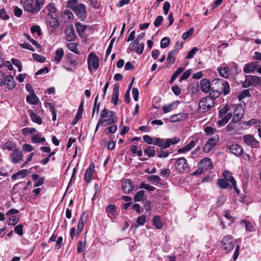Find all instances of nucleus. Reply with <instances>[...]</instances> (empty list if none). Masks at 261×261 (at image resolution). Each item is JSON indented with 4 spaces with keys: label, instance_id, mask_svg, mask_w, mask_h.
I'll return each instance as SVG.
<instances>
[{
    "label": "nucleus",
    "instance_id": "obj_1",
    "mask_svg": "<svg viewBox=\"0 0 261 261\" xmlns=\"http://www.w3.org/2000/svg\"><path fill=\"white\" fill-rule=\"evenodd\" d=\"M25 12L31 14L38 13L44 5V0H20Z\"/></svg>",
    "mask_w": 261,
    "mask_h": 261
},
{
    "label": "nucleus",
    "instance_id": "obj_2",
    "mask_svg": "<svg viewBox=\"0 0 261 261\" xmlns=\"http://www.w3.org/2000/svg\"><path fill=\"white\" fill-rule=\"evenodd\" d=\"M215 105L214 99L210 96L202 98L199 102L198 109L200 113L208 111Z\"/></svg>",
    "mask_w": 261,
    "mask_h": 261
},
{
    "label": "nucleus",
    "instance_id": "obj_3",
    "mask_svg": "<svg viewBox=\"0 0 261 261\" xmlns=\"http://www.w3.org/2000/svg\"><path fill=\"white\" fill-rule=\"evenodd\" d=\"M229 111V107L226 105L219 110V116L221 120L218 121L219 126L221 127L225 125L232 117V113H228Z\"/></svg>",
    "mask_w": 261,
    "mask_h": 261
},
{
    "label": "nucleus",
    "instance_id": "obj_4",
    "mask_svg": "<svg viewBox=\"0 0 261 261\" xmlns=\"http://www.w3.org/2000/svg\"><path fill=\"white\" fill-rule=\"evenodd\" d=\"M6 85L9 89H13L15 86V82L13 76L11 75H6L3 71H0V86Z\"/></svg>",
    "mask_w": 261,
    "mask_h": 261
},
{
    "label": "nucleus",
    "instance_id": "obj_5",
    "mask_svg": "<svg viewBox=\"0 0 261 261\" xmlns=\"http://www.w3.org/2000/svg\"><path fill=\"white\" fill-rule=\"evenodd\" d=\"M223 250L226 253L231 251L236 246V241L230 235L224 237L221 241Z\"/></svg>",
    "mask_w": 261,
    "mask_h": 261
},
{
    "label": "nucleus",
    "instance_id": "obj_6",
    "mask_svg": "<svg viewBox=\"0 0 261 261\" xmlns=\"http://www.w3.org/2000/svg\"><path fill=\"white\" fill-rule=\"evenodd\" d=\"M180 141V138L178 137L167 139L165 140L160 138H156L155 145L159 146L161 148L166 149L171 145H174L179 143Z\"/></svg>",
    "mask_w": 261,
    "mask_h": 261
},
{
    "label": "nucleus",
    "instance_id": "obj_7",
    "mask_svg": "<svg viewBox=\"0 0 261 261\" xmlns=\"http://www.w3.org/2000/svg\"><path fill=\"white\" fill-rule=\"evenodd\" d=\"M259 85H261V77L256 75H246L245 81L242 83V86L244 88Z\"/></svg>",
    "mask_w": 261,
    "mask_h": 261
},
{
    "label": "nucleus",
    "instance_id": "obj_8",
    "mask_svg": "<svg viewBox=\"0 0 261 261\" xmlns=\"http://www.w3.org/2000/svg\"><path fill=\"white\" fill-rule=\"evenodd\" d=\"M174 166L176 170L179 173H184L189 168V165L187 163L185 158H180L175 160Z\"/></svg>",
    "mask_w": 261,
    "mask_h": 261
},
{
    "label": "nucleus",
    "instance_id": "obj_9",
    "mask_svg": "<svg viewBox=\"0 0 261 261\" xmlns=\"http://www.w3.org/2000/svg\"><path fill=\"white\" fill-rule=\"evenodd\" d=\"M88 69L91 71L92 69L96 70L99 67V59L97 56L94 53H91L87 59Z\"/></svg>",
    "mask_w": 261,
    "mask_h": 261
},
{
    "label": "nucleus",
    "instance_id": "obj_10",
    "mask_svg": "<svg viewBox=\"0 0 261 261\" xmlns=\"http://www.w3.org/2000/svg\"><path fill=\"white\" fill-rule=\"evenodd\" d=\"M77 16L82 21L85 20L87 17L85 6L83 4H79L72 9Z\"/></svg>",
    "mask_w": 261,
    "mask_h": 261
},
{
    "label": "nucleus",
    "instance_id": "obj_11",
    "mask_svg": "<svg viewBox=\"0 0 261 261\" xmlns=\"http://www.w3.org/2000/svg\"><path fill=\"white\" fill-rule=\"evenodd\" d=\"M199 167H201L205 171H210L213 168V165L210 158H205L202 159L198 164Z\"/></svg>",
    "mask_w": 261,
    "mask_h": 261
},
{
    "label": "nucleus",
    "instance_id": "obj_12",
    "mask_svg": "<svg viewBox=\"0 0 261 261\" xmlns=\"http://www.w3.org/2000/svg\"><path fill=\"white\" fill-rule=\"evenodd\" d=\"M219 140L218 136H214L208 139L203 147V151L205 153H208L214 147Z\"/></svg>",
    "mask_w": 261,
    "mask_h": 261
},
{
    "label": "nucleus",
    "instance_id": "obj_13",
    "mask_svg": "<svg viewBox=\"0 0 261 261\" xmlns=\"http://www.w3.org/2000/svg\"><path fill=\"white\" fill-rule=\"evenodd\" d=\"M23 154L21 151L18 149H14L10 154V160L13 164H16L22 160Z\"/></svg>",
    "mask_w": 261,
    "mask_h": 261
},
{
    "label": "nucleus",
    "instance_id": "obj_14",
    "mask_svg": "<svg viewBox=\"0 0 261 261\" xmlns=\"http://www.w3.org/2000/svg\"><path fill=\"white\" fill-rule=\"evenodd\" d=\"M215 85L220 88L222 90V93L224 95L228 94L230 91V87L227 81H222L218 80L215 81Z\"/></svg>",
    "mask_w": 261,
    "mask_h": 261
},
{
    "label": "nucleus",
    "instance_id": "obj_15",
    "mask_svg": "<svg viewBox=\"0 0 261 261\" xmlns=\"http://www.w3.org/2000/svg\"><path fill=\"white\" fill-rule=\"evenodd\" d=\"M244 114V110L241 106H238L234 110V116L232 122L234 123L239 122Z\"/></svg>",
    "mask_w": 261,
    "mask_h": 261
},
{
    "label": "nucleus",
    "instance_id": "obj_16",
    "mask_svg": "<svg viewBox=\"0 0 261 261\" xmlns=\"http://www.w3.org/2000/svg\"><path fill=\"white\" fill-rule=\"evenodd\" d=\"M119 86L118 84H115L113 90L111 101L115 106H117L121 102L119 98Z\"/></svg>",
    "mask_w": 261,
    "mask_h": 261
},
{
    "label": "nucleus",
    "instance_id": "obj_17",
    "mask_svg": "<svg viewBox=\"0 0 261 261\" xmlns=\"http://www.w3.org/2000/svg\"><path fill=\"white\" fill-rule=\"evenodd\" d=\"M223 176L224 177V179H226L229 181L231 184L232 187L236 192L237 194L239 193V190L237 188V183L234 178V177L232 176L231 173L230 171H225L223 173Z\"/></svg>",
    "mask_w": 261,
    "mask_h": 261
},
{
    "label": "nucleus",
    "instance_id": "obj_18",
    "mask_svg": "<svg viewBox=\"0 0 261 261\" xmlns=\"http://www.w3.org/2000/svg\"><path fill=\"white\" fill-rule=\"evenodd\" d=\"M66 40L68 42L72 41L75 39L74 29L72 25H68L65 30Z\"/></svg>",
    "mask_w": 261,
    "mask_h": 261
},
{
    "label": "nucleus",
    "instance_id": "obj_19",
    "mask_svg": "<svg viewBox=\"0 0 261 261\" xmlns=\"http://www.w3.org/2000/svg\"><path fill=\"white\" fill-rule=\"evenodd\" d=\"M243 140L246 144L252 147H257L259 146V142L250 135H245L243 137Z\"/></svg>",
    "mask_w": 261,
    "mask_h": 261
},
{
    "label": "nucleus",
    "instance_id": "obj_20",
    "mask_svg": "<svg viewBox=\"0 0 261 261\" xmlns=\"http://www.w3.org/2000/svg\"><path fill=\"white\" fill-rule=\"evenodd\" d=\"M88 214L87 212H84L81 216L77 227V233L80 234L82 231L84 226L87 220Z\"/></svg>",
    "mask_w": 261,
    "mask_h": 261
},
{
    "label": "nucleus",
    "instance_id": "obj_21",
    "mask_svg": "<svg viewBox=\"0 0 261 261\" xmlns=\"http://www.w3.org/2000/svg\"><path fill=\"white\" fill-rule=\"evenodd\" d=\"M94 169L95 164L94 163H92L85 174L84 179L86 182L89 183L91 181Z\"/></svg>",
    "mask_w": 261,
    "mask_h": 261
},
{
    "label": "nucleus",
    "instance_id": "obj_22",
    "mask_svg": "<svg viewBox=\"0 0 261 261\" xmlns=\"http://www.w3.org/2000/svg\"><path fill=\"white\" fill-rule=\"evenodd\" d=\"M213 83L210 84V81L206 79H202L200 81V87L202 92L208 93L211 89Z\"/></svg>",
    "mask_w": 261,
    "mask_h": 261
},
{
    "label": "nucleus",
    "instance_id": "obj_23",
    "mask_svg": "<svg viewBox=\"0 0 261 261\" xmlns=\"http://www.w3.org/2000/svg\"><path fill=\"white\" fill-rule=\"evenodd\" d=\"M122 189L125 194H128L133 190L131 180L129 179H125L122 184Z\"/></svg>",
    "mask_w": 261,
    "mask_h": 261
},
{
    "label": "nucleus",
    "instance_id": "obj_24",
    "mask_svg": "<svg viewBox=\"0 0 261 261\" xmlns=\"http://www.w3.org/2000/svg\"><path fill=\"white\" fill-rule=\"evenodd\" d=\"M230 152L236 156L241 155L243 153V148L240 145L234 144L229 147Z\"/></svg>",
    "mask_w": 261,
    "mask_h": 261
},
{
    "label": "nucleus",
    "instance_id": "obj_25",
    "mask_svg": "<svg viewBox=\"0 0 261 261\" xmlns=\"http://www.w3.org/2000/svg\"><path fill=\"white\" fill-rule=\"evenodd\" d=\"M258 65L256 62H251L245 65L243 71L245 73H248L251 72H254L256 69Z\"/></svg>",
    "mask_w": 261,
    "mask_h": 261
},
{
    "label": "nucleus",
    "instance_id": "obj_26",
    "mask_svg": "<svg viewBox=\"0 0 261 261\" xmlns=\"http://www.w3.org/2000/svg\"><path fill=\"white\" fill-rule=\"evenodd\" d=\"M208 92H210L209 96L214 99V98H217L219 96L220 94L222 93V90H221L220 88H218L215 85V83L214 85L212 87Z\"/></svg>",
    "mask_w": 261,
    "mask_h": 261
},
{
    "label": "nucleus",
    "instance_id": "obj_27",
    "mask_svg": "<svg viewBox=\"0 0 261 261\" xmlns=\"http://www.w3.org/2000/svg\"><path fill=\"white\" fill-rule=\"evenodd\" d=\"M197 141L192 140L190 142L183 147L182 148H179L177 150L178 153H184L186 152L190 151L195 145V143Z\"/></svg>",
    "mask_w": 261,
    "mask_h": 261
},
{
    "label": "nucleus",
    "instance_id": "obj_28",
    "mask_svg": "<svg viewBox=\"0 0 261 261\" xmlns=\"http://www.w3.org/2000/svg\"><path fill=\"white\" fill-rule=\"evenodd\" d=\"M179 102V101L177 100V101H174L171 103L164 106L163 107V111L165 113H169V112H171V111L173 110L177 107Z\"/></svg>",
    "mask_w": 261,
    "mask_h": 261
},
{
    "label": "nucleus",
    "instance_id": "obj_29",
    "mask_svg": "<svg viewBox=\"0 0 261 261\" xmlns=\"http://www.w3.org/2000/svg\"><path fill=\"white\" fill-rule=\"evenodd\" d=\"M106 211L109 217H114L116 214L117 208L114 204H110L106 207Z\"/></svg>",
    "mask_w": 261,
    "mask_h": 261
},
{
    "label": "nucleus",
    "instance_id": "obj_30",
    "mask_svg": "<svg viewBox=\"0 0 261 261\" xmlns=\"http://www.w3.org/2000/svg\"><path fill=\"white\" fill-rule=\"evenodd\" d=\"M188 117V114L186 113H179L177 114L173 115L170 118V120L171 122H175L178 121H181L186 119Z\"/></svg>",
    "mask_w": 261,
    "mask_h": 261
},
{
    "label": "nucleus",
    "instance_id": "obj_31",
    "mask_svg": "<svg viewBox=\"0 0 261 261\" xmlns=\"http://www.w3.org/2000/svg\"><path fill=\"white\" fill-rule=\"evenodd\" d=\"M116 122V120L114 118L109 117L108 119H103L100 118L98 120V125L107 126L113 124Z\"/></svg>",
    "mask_w": 261,
    "mask_h": 261
},
{
    "label": "nucleus",
    "instance_id": "obj_32",
    "mask_svg": "<svg viewBox=\"0 0 261 261\" xmlns=\"http://www.w3.org/2000/svg\"><path fill=\"white\" fill-rule=\"evenodd\" d=\"M9 168L2 159H0V175L7 176L8 174Z\"/></svg>",
    "mask_w": 261,
    "mask_h": 261
},
{
    "label": "nucleus",
    "instance_id": "obj_33",
    "mask_svg": "<svg viewBox=\"0 0 261 261\" xmlns=\"http://www.w3.org/2000/svg\"><path fill=\"white\" fill-rule=\"evenodd\" d=\"M64 55V52L62 48H58L56 50V55L54 57V61L56 64H59Z\"/></svg>",
    "mask_w": 261,
    "mask_h": 261
},
{
    "label": "nucleus",
    "instance_id": "obj_34",
    "mask_svg": "<svg viewBox=\"0 0 261 261\" xmlns=\"http://www.w3.org/2000/svg\"><path fill=\"white\" fill-rule=\"evenodd\" d=\"M26 100L28 103L34 105H36L39 101L38 98L35 95L34 91L30 95L27 96Z\"/></svg>",
    "mask_w": 261,
    "mask_h": 261
},
{
    "label": "nucleus",
    "instance_id": "obj_35",
    "mask_svg": "<svg viewBox=\"0 0 261 261\" xmlns=\"http://www.w3.org/2000/svg\"><path fill=\"white\" fill-rule=\"evenodd\" d=\"M66 46L67 48L70 51L74 53L77 55H79L80 54V51L78 50L77 46V44L75 42H70L67 43Z\"/></svg>",
    "mask_w": 261,
    "mask_h": 261
},
{
    "label": "nucleus",
    "instance_id": "obj_36",
    "mask_svg": "<svg viewBox=\"0 0 261 261\" xmlns=\"http://www.w3.org/2000/svg\"><path fill=\"white\" fill-rule=\"evenodd\" d=\"M153 225L157 229H161L163 227V223L161 221L160 217L159 216H154L152 218Z\"/></svg>",
    "mask_w": 261,
    "mask_h": 261
},
{
    "label": "nucleus",
    "instance_id": "obj_37",
    "mask_svg": "<svg viewBox=\"0 0 261 261\" xmlns=\"http://www.w3.org/2000/svg\"><path fill=\"white\" fill-rule=\"evenodd\" d=\"M220 75L224 77L227 78L229 76V68L228 66L220 67L218 69Z\"/></svg>",
    "mask_w": 261,
    "mask_h": 261
},
{
    "label": "nucleus",
    "instance_id": "obj_38",
    "mask_svg": "<svg viewBox=\"0 0 261 261\" xmlns=\"http://www.w3.org/2000/svg\"><path fill=\"white\" fill-rule=\"evenodd\" d=\"M144 151L145 154L147 155L148 158L153 157L155 152V147L149 146Z\"/></svg>",
    "mask_w": 261,
    "mask_h": 261
},
{
    "label": "nucleus",
    "instance_id": "obj_39",
    "mask_svg": "<svg viewBox=\"0 0 261 261\" xmlns=\"http://www.w3.org/2000/svg\"><path fill=\"white\" fill-rule=\"evenodd\" d=\"M15 146L14 143L11 141H8L3 146V150H7L8 151H13L14 148Z\"/></svg>",
    "mask_w": 261,
    "mask_h": 261
},
{
    "label": "nucleus",
    "instance_id": "obj_40",
    "mask_svg": "<svg viewBox=\"0 0 261 261\" xmlns=\"http://www.w3.org/2000/svg\"><path fill=\"white\" fill-rule=\"evenodd\" d=\"M45 141L44 137H41V135H34L32 137V142L33 143H40Z\"/></svg>",
    "mask_w": 261,
    "mask_h": 261
},
{
    "label": "nucleus",
    "instance_id": "obj_41",
    "mask_svg": "<svg viewBox=\"0 0 261 261\" xmlns=\"http://www.w3.org/2000/svg\"><path fill=\"white\" fill-rule=\"evenodd\" d=\"M147 179L154 185H156L160 183L161 180L160 177L159 176L155 175L149 176L147 177Z\"/></svg>",
    "mask_w": 261,
    "mask_h": 261
},
{
    "label": "nucleus",
    "instance_id": "obj_42",
    "mask_svg": "<svg viewBox=\"0 0 261 261\" xmlns=\"http://www.w3.org/2000/svg\"><path fill=\"white\" fill-rule=\"evenodd\" d=\"M229 181L224 178H220L217 181L219 186L222 189H225L229 186Z\"/></svg>",
    "mask_w": 261,
    "mask_h": 261
},
{
    "label": "nucleus",
    "instance_id": "obj_43",
    "mask_svg": "<svg viewBox=\"0 0 261 261\" xmlns=\"http://www.w3.org/2000/svg\"><path fill=\"white\" fill-rule=\"evenodd\" d=\"M145 194V191L143 190H141L138 191L134 197V200L135 201H140L142 200L144 198Z\"/></svg>",
    "mask_w": 261,
    "mask_h": 261
},
{
    "label": "nucleus",
    "instance_id": "obj_44",
    "mask_svg": "<svg viewBox=\"0 0 261 261\" xmlns=\"http://www.w3.org/2000/svg\"><path fill=\"white\" fill-rule=\"evenodd\" d=\"M30 116H31L32 120L33 122H35L38 123V124H41L42 123V120H41V118H40V117L39 116L37 115L33 112H31V113L30 114Z\"/></svg>",
    "mask_w": 261,
    "mask_h": 261
},
{
    "label": "nucleus",
    "instance_id": "obj_45",
    "mask_svg": "<svg viewBox=\"0 0 261 261\" xmlns=\"http://www.w3.org/2000/svg\"><path fill=\"white\" fill-rule=\"evenodd\" d=\"M117 129V126L116 125H114L106 128L105 129V133L106 135H109L110 134H114L116 132Z\"/></svg>",
    "mask_w": 261,
    "mask_h": 261
},
{
    "label": "nucleus",
    "instance_id": "obj_46",
    "mask_svg": "<svg viewBox=\"0 0 261 261\" xmlns=\"http://www.w3.org/2000/svg\"><path fill=\"white\" fill-rule=\"evenodd\" d=\"M144 141L147 144L155 145L156 138H152L149 136L145 135L143 136Z\"/></svg>",
    "mask_w": 261,
    "mask_h": 261
},
{
    "label": "nucleus",
    "instance_id": "obj_47",
    "mask_svg": "<svg viewBox=\"0 0 261 261\" xmlns=\"http://www.w3.org/2000/svg\"><path fill=\"white\" fill-rule=\"evenodd\" d=\"M75 28L80 35L83 34L86 30V26L82 25L80 22H76L75 23Z\"/></svg>",
    "mask_w": 261,
    "mask_h": 261
},
{
    "label": "nucleus",
    "instance_id": "obj_48",
    "mask_svg": "<svg viewBox=\"0 0 261 261\" xmlns=\"http://www.w3.org/2000/svg\"><path fill=\"white\" fill-rule=\"evenodd\" d=\"M250 96V94L249 90L248 89H246L238 94V98L240 100H241L242 99L247 97H249Z\"/></svg>",
    "mask_w": 261,
    "mask_h": 261
},
{
    "label": "nucleus",
    "instance_id": "obj_49",
    "mask_svg": "<svg viewBox=\"0 0 261 261\" xmlns=\"http://www.w3.org/2000/svg\"><path fill=\"white\" fill-rule=\"evenodd\" d=\"M177 51L176 50H171L169 52L167 57V61L170 63H173L175 61L174 55L176 54Z\"/></svg>",
    "mask_w": 261,
    "mask_h": 261
},
{
    "label": "nucleus",
    "instance_id": "obj_50",
    "mask_svg": "<svg viewBox=\"0 0 261 261\" xmlns=\"http://www.w3.org/2000/svg\"><path fill=\"white\" fill-rule=\"evenodd\" d=\"M31 32L32 34L37 33L38 36H40L42 34L41 30L39 25H34L31 28Z\"/></svg>",
    "mask_w": 261,
    "mask_h": 261
},
{
    "label": "nucleus",
    "instance_id": "obj_51",
    "mask_svg": "<svg viewBox=\"0 0 261 261\" xmlns=\"http://www.w3.org/2000/svg\"><path fill=\"white\" fill-rule=\"evenodd\" d=\"M170 44V39L168 37H164L161 42V47L164 48L167 47Z\"/></svg>",
    "mask_w": 261,
    "mask_h": 261
},
{
    "label": "nucleus",
    "instance_id": "obj_52",
    "mask_svg": "<svg viewBox=\"0 0 261 261\" xmlns=\"http://www.w3.org/2000/svg\"><path fill=\"white\" fill-rule=\"evenodd\" d=\"M33 57L34 60L40 63H43L45 61V58L38 54H33Z\"/></svg>",
    "mask_w": 261,
    "mask_h": 261
},
{
    "label": "nucleus",
    "instance_id": "obj_53",
    "mask_svg": "<svg viewBox=\"0 0 261 261\" xmlns=\"http://www.w3.org/2000/svg\"><path fill=\"white\" fill-rule=\"evenodd\" d=\"M140 188L144 189L147 190L148 191H153L155 190V188L154 187L144 182H143L141 184Z\"/></svg>",
    "mask_w": 261,
    "mask_h": 261
},
{
    "label": "nucleus",
    "instance_id": "obj_54",
    "mask_svg": "<svg viewBox=\"0 0 261 261\" xmlns=\"http://www.w3.org/2000/svg\"><path fill=\"white\" fill-rule=\"evenodd\" d=\"M192 73V69H189L186 70L181 75L180 78L179 82H181L183 80H186L189 78Z\"/></svg>",
    "mask_w": 261,
    "mask_h": 261
},
{
    "label": "nucleus",
    "instance_id": "obj_55",
    "mask_svg": "<svg viewBox=\"0 0 261 261\" xmlns=\"http://www.w3.org/2000/svg\"><path fill=\"white\" fill-rule=\"evenodd\" d=\"M47 105L49 108V110L53 115V120L55 121L57 118V114L56 112V110L51 103H47Z\"/></svg>",
    "mask_w": 261,
    "mask_h": 261
},
{
    "label": "nucleus",
    "instance_id": "obj_56",
    "mask_svg": "<svg viewBox=\"0 0 261 261\" xmlns=\"http://www.w3.org/2000/svg\"><path fill=\"white\" fill-rule=\"evenodd\" d=\"M36 131V129L34 128L26 127L22 129V133L24 135H27L30 134H33Z\"/></svg>",
    "mask_w": 261,
    "mask_h": 261
},
{
    "label": "nucleus",
    "instance_id": "obj_57",
    "mask_svg": "<svg viewBox=\"0 0 261 261\" xmlns=\"http://www.w3.org/2000/svg\"><path fill=\"white\" fill-rule=\"evenodd\" d=\"M86 249V245L82 241H80L78 242L77 247V251L79 253H81L82 252L85 251Z\"/></svg>",
    "mask_w": 261,
    "mask_h": 261
},
{
    "label": "nucleus",
    "instance_id": "obj_58",
    "mask_svg": "<svg viewBox=\"0 0 261 261\" xmlns=\"http://www.w3.org/2000/svg\"><path fill=\"white\" fill-rule=\"evenodd\" d=\"M14 231L16 234H17L20 236H22L23 233V225L21 224H19V225L16 226L14 227Z\"/></svg>",
    "mask_w": 261,
    "mask_h": 261
},
{
    "label": "nucleus",
    "instance_id": "obj_59",
    "mask_svg": "<svg viewBox=\"0 0 261 261\" xmlns=\"http://www.w3.org/2000/svg\"><path fill=\"white\" fill-rule=\"evenodd\" d=\"M198 50V49L197 47H193L190 51L188 52L186 58L192 59Z\"/></svg>",
    "mask_w": 261,
    "mask_h": 261
},
{
    "label": "nucleus",
    "instance_id": "obj_60",
    "mask_svg": "<svg viewBox=\"0 0 261 261\" xmlns=\"http://www.w3.org/2000/svg\"><path fill=\"white\" fill-rule=\"evenodd\" d=\"M18 219L16 216H11L9 218L8 224L14 226L18 223Z\"/></svg>",
    "mask_w": 261,
    "mask_h": 261
},
{
    "label": "nucleus",
    "instance_id": "obj_61",
    "mask_svg": "<svg viewBox=\"0 0 261 261\" xmlns=\"http://www.w3.org/2000/svg\"><path fill=\"white\" fill-rule=\"evenodd\" d=\"M194 32V29L193 28H191L189 29V31L187 32H185L183 33L182 35V38L183 39L186 40L189 37L191 36Z\"/></svg>",
    "mask_w": 261,
    "mask_h": 261
},
{
    "label": "nucleus",
    "instance_id": "obj_62",
    "mask_svg": "<svg viewBox=\"0 0 261 261\" xmlns=\"http://www.w3.org/2000/svg\"><path fill=\"white\" fill-rule=\"evenodd\" d=\"M9 16L4 9H0V19L8 20L9 19Z\"/></svg>",
    "mask_w": 261,
    "mask_h": 261
},
{
    "label": "nucleus",
    "instance_id": "obj_63",
    "mask_svg": "<svg viewBox=\"0 0 261 261\" xmlns=\"http://www.w3.org/2000/svg\"><path fill=\"white\" fill-rule=\"evenodd\" d=\"M163 17L162 16H158L155 19L153 24L155 27H158L162 22Z\"/></svg>",
    "mask_w": 261,
    "mask_h": 261
},
{
    "label": "nucleus",
    "instance_id": "obj_64",
    "mask_svg": "<svg viewBox=\"0 0 261 261\" xmlns=\"http://www.w3.org/2000/svg\"><path fill=\"white\" fill-rule=\"evenodd\" d=\"M46 9L50 13H55L56 11V9L55 6V4L53 3H49L46 7Z\"/></svg>",
    "mask_w": 261,
    "mask_h": 261
}]
</instances>
